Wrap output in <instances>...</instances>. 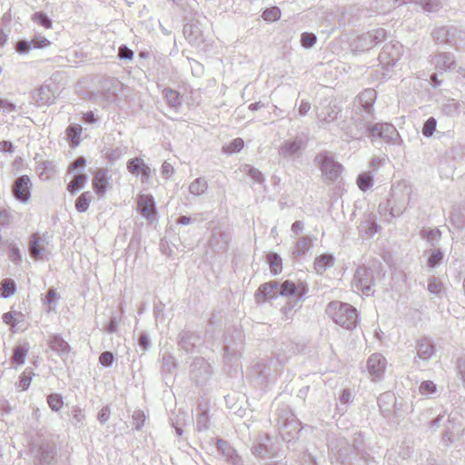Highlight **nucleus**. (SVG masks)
I'll return each mask as SVG.
<instances>
[{"mask_svg":"<svg viewBox=\"0 0 465 465\" xmlns=\"http://www.w3.org/2000/svg\"><path fill=\"white\" fill-rule=\"evenodd\" d=\"M279 296L290 299L282 308V313L288 318V313L302 307V302L309 292L308 286L303 282L295 283L291 280L278 282Z\"/></svg>","mask_w":465,"mask_h":465,"instance_id":"1","label":"nucleus"},{"mask_svg":"<svg viewBox=\"0 0 465 465\" xmlns=\"http://www.w3.org/2000/svg\"><path fill=\"white\" fill-rule=\"evenodd\" d=\"M326 313L336 324L347 330L355 328L359 319L357 310L352 305L340 301L331 302Z\"/></svg>","mask_w":465,"mask_h":465,"instance_id":"2","label":"nucleus"},{"mask_svg":"<svg viewBox=\"0 0 465 465\" xmlns=\"http://www.w3.org/2000/svg\"><path fill=\"white\" fill-rule=\"evenodd\" d=\"M416 200L417 193L411 184L404 183L393 187L389 200L391 216L401 215L407 207L413 204Z\"/></svg>","mask_w":465,"mask_h":465,"instance_id":"3","label":"nucleus"},{"mask_svg":"<svg viewBox=\"0 0 465 465\" xmlns=\"http://www.w3.org/2000/svg\"><path fill=\"white\" fill-rule=\"evenodd\" d=\"M374 285L373 271L365 266H360L354 272L351 282V287L355 292H361L363 295L370 296L373 294L372 286Z\"/></svg>","mask_w":465,"mask_h":465,"instance_id":"4","label":"nucleus"},{"mask_svg":"<svg viewBox=\"0 0 465 465\" xmlns=\"http://www.w3.org/2000/svg\"><path fill=\"white\" fill-rule=\"evenodd\" d=\"M335 455L337 460L343 465H364V452L347 441L341 442Z\"/></svg>","mask_w":465,"mask_h":465,"instance_id":"5","label":"nucleus"},{"mask_svg":"<svg viewBox=\"0 0 465 465\" xmlns=\"http://www.w3.org/2000/svg\"><path fill=\"white\" fill-rule=\"evenodd\" d=\"M315 161L320 167L325 179L328 181H335L341 175L342 165L335 161L333 156L329 152H322L317 156Z\"/></svg>","mask_w":465,"mask_h":465,"instance_id":"6","label":"nucleus"},{"mask_svg":"<svg viewBox=\"0 0 465 465\" xmlns=\"http://www.w3.org/2000/svg\"><path fill=\"white\" fill-rule=\"evenodd\" d=\"M371 124L363 115L358 114L351 118V123L344 129L343 140L350 142L351 140H360L366 134H370Z\"/></svg>","mask_w":465,"mask_h":465,"instance_id":"7","label":"nucleus"},{"mask_svg":"<svg viewBox=\"0 0 465 465\" xmlns=\"http://www.w3.org/2000/svg\"><path fill=\"white\" fill-rule=\"evenodd\" d=\"M307 146V142L301 136L285 140L279 149L280 156L288 159H296L302 156Z\"/></svg>","mask_w":465,"mask_h":465,"instance_id":"8","label":"nucleus"},{"mask_svg":"<svg viewBox=\"0 0 465 465\" xmlns=\"http://www.w3.org/2000/svg\"><path fill=\"white\" fill-rule=\"evenodd\" d=\"M341 110L339 106L327 99L322 101L318 106H316L317 118L321 127H325L327 124L332 123L337 119Z\"/></svg>","mask_w":465,"mask_h":465,"instance_id":"9","label":"nucleus"},{"mask_svg":"<svg viewBox=\"0 0 465 465\" xmlns=\"http://www.w3.org/2000/svg\"><path fill=\"white\" fill-rule=\"evenodd\" d=\"M370 135L373 138H381L388 143H397L400 140L396 128L388 123L371 124Z\"/></svg>","mask_w":465,"mask_h":465,"instance_id":"10","label":"nucleus"},{"mask_svg":"<svg viewBox=\"0 0 465 465\" xmlns=\"http://www.w3.org/2000/svg\"><path fill=\"white\" fill-rule=\"evenodd\" d=\"M430 64L439 73L454 71L457 67L453 54L441 52L430 56Z\"/></svg>","mask_w":465,"mask_h":465,"instance_id":"11","label":"nucleus"},{"mask_svg":"<svg viewBox=\"0 0 465 465\" xmlns=\"http://www.w3.org/2000/svg\"><path fill=\"white\" fill-rule=\"evenodd\" d=\"M32 183L28 175H22L15 179L13 184L14 197L23 203H26L31 197Z\"/></svg>","mask_w":465,"mask_h":465,"instance_id":"12","label":"nucleus"},{"mask_svg":"<svg viewBox=\"0 0 465 465\" xmlns=\"http://www.w3.org/2000/svg\"><path fill=\"white\" fill-rule=\"evenodd\" d=\"M402 45L400 43L385 45L379 54V61L387 68L394 66L399 61Z\"/></svg>","mask_w":465,"mask_h":465,"instance_id":"13","label":"nucleus"},{"mask_svg":"<svg viewBox=\"0 0 465 465\" xmlns=\"http://www.w3.org/2000/svg\"><path fill=\"white\" fill-rule=\"evenodd\" d=\"M387 365V361L381 353L371 354L367 361V369L372 381L382 378Z\"/></svg>","mask_w":465,"mask_h":465,"instance_id":"14","label":"nucleus"},{"mask_svg":"<svg viewBox=\"0 0 465 465\" xmlns=\"http://www.w3.org/2000/svg\"><path fill=\"white\" fill-rule=\"evenodd\" d=\"M211 366L207 361L202 357L195 358L191 364L192 379L201 383L211 376Z\"/></svg>","mask_w":465,"mask_h":465,"instance_id":"15","label":"nucleus"},{"mask_svg":"<svg viewBox=\"0 0 465 465\" xmlns=\"http://www.w3.org/2000/svg\"><path fill=\"white\" fill-rule=\"evenodd\" d=\"M416 350L417 356L414 358L415 364H418L419 361L427 362L435 354L434 345L429 338H421L418 340Z\"/></svg>","mask_w":465,"mask_h":465,"instance_id":"16","label":"nucleus"},{"mask_svg":"<svg viewBox=\"0 0 465 465\" xmlns=\"http://www.w3.org/2000/svg\"><path fill=\"white\" fill-rule=\"evenodd\" d=\"M56 90L53 89L49 84L41 85L34 94L33 98L38 106L49 105L53 104L56 98Z\"/></svg>","mask_w":465,"mask_h":465,"instance_id":"17","label":"nucleus"},{"mask_svg":"<svg viewBox=\"0 0 465 465\" xmlns=\"http://www.w3.org/2000/svg\"><path fill=\"white\" fill-rule=\"evenodd\" d=\"M138 210L141 214L151 219L156 214L155 202L151 194H140L137 199Z\"/></svg>","mask_w":465,"mask_h":465,"instance_id":"18","label":"nucleus"},{"mask_svg":"<svg viewBox=\"0 0 465 465\" xmlns=\"http://www.w3.org/2000/svg\"><path fill=\"white\" fill-rule=\"evenodd\" d=\"M217 447L222 451L223 456L225 458V460L230 465H244V461L242 458L238 455L236 450L232 449L227 441L223 440H217Z\"/></svg>","mask_w":465,"mask_h":465,"instance_id":"19","label":"nucleus"},{"mask_svg":"<svg viewBox=\"0 0 465 465\" xmlns=\"http://www.w3.org/2000/svg\"><path fill=\"white\" fill-rule=\"evenodd\" d=\"M92 183L95 193L100 197H103L110 187L109 177L107 176L106 172L104 169L96 170L94 174Z\"/></svg>","mask_w":465,"mask_h":465,"instance_id":"20","label":"nucleus"},{"mask_svg":"<svg viewBox=\"0 0 465 465\" xmlns=\"http://www.w3.org/2000/svg\"><path fill=\"white\" fill-rule=\"evenodd\" d=\"M278 282L271 281L262 284L257 292L256 298L258 301H266L271 299H276L279 297Z\"/></svg>","mask_w":465,"mask_h":465,"instance_id":"21","label":"nucleus"},{"mask_svg":"<svg viewBox=\"0 0 465 465\" xmlns=\"http://www.w3.org/2000/svg\"><path fill=\"white\" fill-rule=\"evenodd\" d=\"M264 440L257 441L252 448V453L257 458L265 459L274 455L275 450L269 445L270 438L266 437Z\"/></svg>","mask_w":465,"mask_h":465,"instance_id":"22","label":"nucleus"},{"mask_svg":"<svg viewBox=\"0 0 465 465\" xmlns=\"http://www.w3.org/2000/svg\"><path fill=\"white\" fill-rule=\"evenodd\" d=\"M49 347L52 351L57 352L60 357H67L70 346L61 336L54 334L49 339Z\"/></svg>","mask_w":465,"mask_h":465,"instance_id":"23","label":"nucleus"},{"mask_svg":"<svg viewBox=\"0 0 465 465\" xmlns=\"http://www.w3.org/2000/svg\"><path fill=\"white\" fill-rule=\"evenodd\" d=\"M376 99V92L373 89H366L359 95V103L363 112L370 116Z\"/></svg>","mask_w":465,"mask_h":465,"instance_id":"24","label":"nucleus"},{"mask_svg":"<svg viewBox=\"0 0 465 465\" xmlns=\"http://www.w3.org/2000/svg\"><path fill=\"white\" fill-rule=\"evenodd\" d=\"M431 35L437 44L452 45L454 32L447 26L435 28Z\"/></svg>","mask_w":465,"mask_h":465,"instance_id":"25","label":"nucleus"},{"mask_svg":"<svg viewBox=\"0 0 465 465\" xmlns=\"http://www.w3.org/2000/svg\"><path fill=\"white\" fill-rule=\"evenodd\" d=\"M334 264V257L332 254L324 253L315 258L314 270L318 274L324 273L329 268Z\"/></svg>","mask_w":465,"mask_h":465,"instance_id":"26","label":"nucleus"},{"mask_svg":"<svg viewBox=\"0 0 465 465\" xmlns=\"http://www.w3.org/2000/svg\"><path fill=\"white\" fill-rule=\"evenodd\" d=\"M42 239L38 233H33L30 237L29 253L33 259H39L45 252V248L42 243Z\"/></svg>","mask_w":465,"mask_h":465,"instance_id":"27","label":"nucleus"},{"mask_svg":"<svg viewBox=\"0 0 465 465\" xmlns=\"http://www.w3.org/2000/svg\"><path fill=\"white\" fill-rule=\"evenodd\" d=\"M55 448L49 444H42L39 448L40 465H50L55 456Z\"/></svg>","mask_w":465,"mask_h":465,"instance_id":"28","label":"nucleus"},{"mask_svg":"<svg viewBox=\"0 0 465 465\" xmlns=\"http://www.w3.org/2000/svg\"><path fill=\"white\" fill-rule=\"evenodd\" d=\"M201 342L200 337L197 335L192 333V332H185L183 334L181 341H180V346L183 350L189 352L192 351L193 349Z\"/></svg>","mask_w":465,"mask_h":465,"instance_id":"29","label":"nucleus"},{"mask_svg":"<svg viewBox=\"0 0 465 465\" xmlns=\"http://www.w3.org/2000/svg\"><path fill=\"white\" fill-rule=\"evenodd\" d=\"M87 182V175L84 173H76L73 180L68 183L67 190L70 193L75 194L80 191Z\"/></svg>","mask_w":465,"mask_h":465,"instance_id":"30","label":"nucleus"},{"mask_svg":"<svg viewBox=\"0 0 465 465\" xmlns=\"http://www.w3.org/2000/svg\"><path fill=\"white\" fill-rule=\"evenodd\" d=\"M208 189V183L204 178L199 177L193 180L189 185V192L195 196H201Z\"/></svg>","mask_w":465,"mask_h":465,"instance_id":"31","label":"nucleus"},{"mask_svg":"<svg viewBox=\"0 0 465 465\" xmlns=\"http://www.w3.org/2000/svg\"><path fill=\"white\" fill-rule=\"evenodd\" d=\"M354 47L358 51H366L373 47L370 32L361 34L354 40Z\"/></svg>","mask_w":465,"mask_h":465,"instance_id":"32","label":"nucleus"},{"mask_svg":"<svg viewBox=\"0 0 465 465\" xmlns=\"http://www.w3.org/2000/svg\"><path fill=\"white\" fill-rule=\"evenodd\" d=\"M29 351L28 343H24L15 348L12 361L16 365H23Z\"/></svg>","mask_w":465,"mask_h":465,"instance_id":"33","label":"nucleus"},{"mask_svg":"<svg viewBox=\"0 0 465 465\" xmlns=\"http://www.w3.org/2000/svg\"><path fill=\"white\" fill-rule=\"evenodd\" d=\"M93 200L91 192H84L75 201V209L79 213H84L88 210L90 203Z\"/></svg>","mask_w":465,"mask_h":465,"instance_id":"34","label":"nucleus"},{"mask_svg":"<svg viewBox=\"0 0 465 465\" xmlns=\"http://www.w3.org/2000/svg\"><path fill=\"white\" fill-rule=\"evenodd\" d=\"M360 231L361 232L366 233L369 236H373L375 233H377L381 226H379L373 218L369 217L364 222H362L360 225Z\"/></svg>","mask_w":465,"mask_h":465,"instance_id":"35","label":"nucleus"},{"mask_svg":"<svg viewBox=\"0 0 465 465\" xmlns=\"http://www.w3.org/2000/svg\"><path fill=\"white\" fill-rule=\"evenodd\" d=\"M267 261L272 274L276 275L282 272V262L279 254L275 252L269 253L267 255Z\"/></svg>","mask_w":465,"mask_h":465,"instance_id":"36","label":"nucleus"},{"mask_svg":"<svg viewBox=\"0 0 465 465\" xmlns=\"http://www.w3.org/2000/svg\"><path fill=\"white\" fill-rule=\"evenodd\" d=\"M164 97L168 104L173 108H177L182 104V97L177 91H174L171 88H166L163 91Z\"/></svg>","mask_w":465,"mask_h":465,"instance_id":"37","label":"nucleus"},{"mask_svg":"<svg viewBox=\"0 0 465 465\" xmlns=\"http://www.w3.org/2000/svg\"><path fill=\"white\" fill-rule=\"evenodd\" d=\"M242 172L251 177L254 183H262L264 181L262 172L250 164H244L242 167Z\"/></svg>","mask_w":465,"mask_h":465,"instance_id":"38","label":"nucleus"},{"mask_svg":"<svg viewBox=\"0 0 465 465\" xmlns=\"http://www.w3.org/2000/svg\"><path fill=\"white\" fill-rule=\"evenodd\" d=\"M312 242L311 239L307 236L301 237L295 246V250L293 251V254L296 256H302L306 252H308L311 249Z\"/></svg>","mask_w":465,"mask_h":465,"instance_id":"39","label":"nucleus"},{"mask_svg":"<svg viewBox=\"0 0 465 465\" xmlns=\"http://www.w3.org/2000/svg\"><path fill=\"white\" fill-rule=\"evenodd\" d=\"M443 283L439 278L432 276L429 279L428 291L431 294L440 296L443 293Z\"/></svg>","mask_w":465,"mask_h":465,"instance_id":"40","label":"nucleus"},{"mask_svg":"<svg viewBox=\"0 0 465 465\" xmlns=\"http://www.w3.org/2000/svg\"><path fill=\"white\" fill-rule=\"evenodd\" d=\"M426 12L433 13L439 11L442 5L440 0H415Z\"/></svg>","mask_w":465,"mask_h":465,"instance_id":"41","label":"nucleus"},{"mask_svg":"<svg viewBox=\"0 0 465 465\" xmlns=\"http://www.w3.org/2000/svg\"><path fill=\"white\" fill-rule=\"evenodd\" d=\"M357 184L361 191H367L373 185V177L370 173H363L358 176Z\"/></svg>","mask_w":465,"mask_h":465,"instance_id":"42","label":"nucleus"},{"mask_svg":"<svg viewBox=\"0 0 465 465\" xmlns=\"http://www.w3.org/2000/svg\"><path fill=\"white\" fill-rule=\"evenodd\" d=\"M32 20L46 29H50L53 25L52 20L43 12H35L33 14Z\"/></svg>","mask_w":465,"mask_h":465,"instance_id":"43","label":"nucleus"},{"mask_svg":"<svg viewBox=\"0 0 465 465\" xmlns=\"http://www.w3.org/2000/svg\"><path fill=\"white\" fill-rule=\"evenodd\" d=\"M0 289L3 292L2 296L4 298H7L10 295H13L16 291L15 282L11 279H5L0 283Z\"/></svg>","mask_w":465,"mask_h":465,"instance_id":"44","label":"nucleus"},{"mask_svg":"<svg viewBox=\"0 0 465 465\" xmlns=\"http://www.w3.org/2000/svg\"><path fill=\"white\" fill-rule=\"evenodd\" d=\"M47 403L54 411H58L64 405L63 397L57 393H52L47 397Z\"/></svg>","mask_w":465,"mask_h":465,"instance_id":"45","label":"nucleus"},{"mask_svg":"<svg viewBox=\"0 0 465 465\" xmlns=\"http://www.w3.org/2000/svg\"><path fill=\"white\" fill-rule=\"evenodd\" d=\"M128 147L125 145H119L115 148H111L107 151L106 156L110 161H116L127 153Z\"/></svg>","mask_w":465,"mask_h":465,"instance_id":"46","label":"nucleus"},{"mask_svg":"<svg viewBox=\"0 0 465 465\" xmlns=\"http://www.w3.org/2000/svg\"><path fill=\"white\" fill-rule=\"evenodd\" d=\"M443 259V252L440 249L431 250V253L428 258V266L430 268L438 267Z\"/></svg>","mask_w":465,"mask_h":465,"instance_id":"47","label":"nucleus"},{"mask_svg":"<svg viewBox=\"0 0 465 465\" xmlns=\"http://www.w3.org/2000/svg\"><path fill=\"white\" fill-rule=\"evenodd\" d=\"M145 164L146 163L143 162V160H142L138 157H135V158L130 159L127 162V169L132 173H138L143 170V168L145 166Z\"/></svg>","mask_w":465,"mask_h":465,"instance_id":"48","label":"nucleus"},{"mask_svg":"<svg viewBox=\"0 0 465 465\" xmlns=\"http://www.w3.org/2000/svg\"><path fill=\"white\" fill-rule=\"evenodd\" d=\"M244 145V142L242 138H236L232 140L229 144L223 147V151L226 153H239Z\"/></svg>","mask_w":465,"mask_h":465,"instance_id":"49","label":"nucleus"},{"mask_svg":"<svg viewBox=\"0 0 465 465\" xmlns=\"http://www.w3.org/2000/svg\"><path fill=\"white\" fill-rule=\"evenodd\" d=\"M209 428V417L206 411H202L196 418V430L198 431H205Z\"/></svg>","mask_w":465,"mask_h":465,"instance_id":"50","label":"nucleus"},{"mask_svg":"<svg viewBox=\"0 0 465 465\" xmlns=\"http://www.w3.org/2000/svg\"><path fill=\"white\" fill-rule=\"evenodd\" d=\"M317 41V36L313 33H302L301 35V45L302 47L309 49L312 47Z\"/></svg>","mask_w":465,"mask_h":465,"instance_id":"51","label":"nucleus"},{"mask_svg":"<svg viewBox=\"0 0 465 465\" xmlns=\"http://www.w3.org/2000/svg\"><path fill=\"white\" fill-rule=\"evenodd\" d=\"M262 18L268 22H274L280 19L281 10L278 7L267 8L262 13Z\"/></svg>","mask_w":465,"mask_h":465,"instance_id":"52","label":"nucleus"},{"mask_svg":"<svg viewBox=\"0 0 465 465\" xmlns=\"http://www.w3.org/2000/svg\"><path fill=\"white\" fill-rule=\"evenodd\" d=\"M24 317L23 313L17 312H8L4 313L3 321L5 323L10 325L11 327H15L19 323V320L17 317Z\"/></svg>","mask_w":465,"mask_h":465,"instance_id":"53","label":"nucleus"},{"mask_svg":"<svg viewBox=\"0 0 465 465\" xmlns=\"http://www.w3.org/2000/svg\"><path fill=\"white\" fill-rule=\"evenodd\" d=\"M437 121L434 117L426 120L422 127V134L426 137H430L436 130Z\"/></svg>","mask_w":465,"mask_h":465,"instance_id":"54","label":"nucleus"},{"mask_svg":"<svg viewBox=\"0 0 465 465\" xmlns=\"http://www.w3.org/2000/svg\"><path fill=\"white\" fill-rule=\"evenodd\" d=\"M133 424L134 429L139 430L143 428L145 421V415L143 411L136 410L132 415Z\"/></svg>","mask_w":465,"mask_h":465,"instance_id":"55","label":"nucleus"},{"mask_svg":"<svg viewBox=\"0 0 465 465\" xmlns=\"http://www.w3.org/2000/svg\"><path fill=\"white\" fill-rule=\"evenodd\" d=\"M175 361L174 358L169 354L164 353L162 358V367L163 371L167 372H172L175 369Z\"/></svg>","mask_w":465,"mask_h":465,"instance_id":"56","label":"nucleus"},{"mask_svg":"<svg viewBox=\"0 0 465 465\" xmlns=\"http://www.w3.org/2000/svg\"><path fill=\"white\" fill-rule=\"evenodd\" d=\"M371 38L373 43V46L381 43L386 38V30L383 28H377L372 31H370Z\"/></svg>","mask_w":465,"mask_h":465,"instance_id":"57","label":"nucleus"},{"mask_svg":"<svg viewBox=\"0 0 465 465\" xmlns=\"http://www.w3.org/2000/svg\"><path fill=\"white\" fill-rule=\"evenodd\" d=\"M420 391L423 395L433 394L437 391L436 384L431 381H424L420 385Z\"/></svg>","mask_w":465,"mask_h":465,"instance_id":"58","label":"nucleus"},{"mask_svg":"<svg viewBox=\"0 0 465 465\" xmlns=\"http://www.w3.org/2000/svg\"><path fill=\"white\" fill-rule=\"evenodd\" d=\"M198 28L193 25H185L183 26V35L190 41L193 42L197 39Z\"/></svg>","mask_w":465,"mask_h":465,"instance_id":"59","label":"nucleus"},{"mask_svg":"<svg viewBox=\"0 0 465 465\" xmlns=\"http://www.w3.org/2000/svg\"><path fill=\"white\" fill-rule=\"evenodd\" d=\"M114 361V356L111 351H104L99 356V362L104 367L109 368Z\"/></svg>","mask_w":465,"mask_h":465,"instance_id":"60","label":"nucleus"},{"mask_svg":"<svg viewBox=\"0 0 465 465\" xmlns=\"http://www.w3.org/2000/svg\"><path fill=\"white\" fill-rule=\"evenodd\" d=\"M33 48L32 41L20 40L16 43L15 51L19 54H26Z\"/></svg>","mask_w":465,"mask_h":465,"instance_id":"61","label":"nucleus"},{"mask_svg":"<svg viewBox=\"0 0 465 465\" xmlns=\"http://www.w3.org/2000/svg\"><path fill=\"white\" fill-rule=\"evenodd\" d=\"M33 48H45L51 45V42L42 35H35L32 40Z\"/></svg>","mask_w":465,"mask_h":465,"instance_id":"62","label":"nucleus"},{"mask_svg":"<svg viewBox=\"0 0 465 465\" xmlns=\"http://www.w3.org/2000/svg\"><path fill=\"white\" fill-rule=\"evenodd\" d=\"M66 131L69 139L78 143L79 137L82 133L81 128L75 125H69Z\"/></svg>","mask_w":465,"mask_h":465,"instance_id":"63","label":"nucleus"},{"mask_svg":"<svg viewBox=\"0 0 465 465\" xmlns=\"http://www.w3.org/2000/svg\"><path fill=\"white\" fill-rule=\"evenodd\" d=\"M118 57L120 60H131L134 57V52L126 45H123L119 47Z\"/></svg>","mask_w":465,"mask_h":465,"instance_id":"64","label":"nucleus"}]
</instances>
